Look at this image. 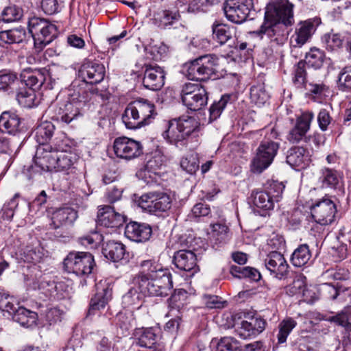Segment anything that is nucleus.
Instances as JSON below:
<instances>
[{"mask_svg": "<svg viewBox=\"0 0 351 351\" xmlns=\"http://www.w3.org/2000/svg\"><path fill=\"white\" fill-rule=\"evenodd\" d=\"M293 4L288 0L268 3L263 23L252 34L276 45L283 44L287 39V27L293 23Z\"/></svg>", "mask_w": 351, "mask_h": 351, "instance_id": "nucleus-1", "label": "nucleus"}, {"mask_svg": "<svg viewBox=\"0 0 351 351\" xmlns=\"http://www.w3.org/2000/svg\"><path fill=\"white\" fill-rule=\"evenodd\" d=\"M86 93L82 88L73 84L68 89L67 99L56 100L49 107L51 119L66 124L81 116V108L86 101Z\"/></svg>", "mask_w": 351, "mask_h": 351, "instance_id": "nucleus-2", "label": "nucleus"}, {"mask_svg": "<svg viewBox=\"0 0 351 351\" xmlns=\"http://www.w3.org/2000/svg\"><path fill=\"white\" fill-rule=\"evenodd\" d=\"M132 285L144 295L151 296H167L173 288L171 276L169 271H160L158 276L149 278L144 273H138L132 280Z\"/></svg>", "mask_w": 351, "mask_h": 351, "instance_id": "nucleus-3", "label": "nucleus"}, {"mask_svg": "<svg viewBox=\"0 0 351 351\" xmlns=\"http://www.w3.org/2000/svg\"><path fill=\"white\" fill-rule=\"evenodd\" d=\"M155 106L144 99L130 103L122 115V121L128 129L136 130L150 123L154 118Z\"/></svg>", "mask_w": 351, "mask_h": 351, "instance_id": "nucleus-4", "label": "nucleus"}, {"mask_svg": "<svg viewBox=\"0 0 351 351\" xmlns=\"http://www.w3.org/2000/svg\"><path fill=\"white\" fill-rule=\"evenodd\" d=\"M185 75L191 80L204 82L216 77L219 72V58L215 54H206L184 64Z\"/></svg>", "mask_w": 351, "mask_h": 351, "instance_id": "nucleus-5", "label": "nucleus"}, {"mask_svg": "<svg viewBox=\"0 0 351 351\" xmlns=\"http://www.w3.org/2000/svg\"><path fill=\"white\" fill-rule=\"evenodd\" d=\"M199 127L197 119L192 117L183 116L178 119H173L168 123V128L163 132V137L171 144L176 146L183 142L192 133L195 132Z\"/></svg>", "mask_w": 351, "mask_h": 351, "instance_id": "nucleus-6", "label": "nucleus"}, {"mask_svg": "<svg viewBox=\"0 0 351 351\" xmlns=\"http://www.w3.org/2000/svg\"><path fill=\"white\" fill-rule=\"evenodd\" d=\"M29 32L34 39L36 51L39 53L58 35L57 27L43 18L32 17L28 21Z\"/></svg>", "mask_w": 351, "mask_h": 351, "instance_id": "nucleus-7", "label": "nucleus"}, {"mask_svg": "<svg viewBox=\"0 0 351 351\" xmlns=\"http://www.w3.org/2000/svg\"><path fill=\"white\" fill-rule=\"evenodd\" d=\"M279 149V143L269 139L263 140L256 149L251 162V171L261 173L273 162Z\"/></svg>", "mask_w": 351, "mask_h": 351, "instance_id": "nucleus-8", "label": "nucleus"}, {"mask_svg": "<svg viewBox=\"0 0 351 351\" xmlns=\"http://www.w3.org/2000/svg\"><path fill=\"white\" fill-rule=\"evenodd\" d=\"M136 202L143 210L152 214L168 211L171 208V198L162 191H151L143 194Z\"/></svg>", "mask_w": 351, "mask_h": 351, "instance_id": "nucleus-9", "label": "nucleus"}, {"mask_svg": "<svg viewBox=\"0 0 351 351\" xmlns=\"http://www.w3.org/2000/svg\"><path fill=\"white\" fill-rule=\"evenodd\" d=\"M63 264L67 272L73 273L77 276H84L92 272L95 261L89 252H71L64 258Z\"/></svg>", "mask_w": 351, "mask_h": 351, "instance_id": "nucleus-10", "label": "nucleus"}, {"mask_svg": "<svg viewBox=\"0 0 351 351\" xmlns=\"http://www.w3.org/2000/svg\"><path fill=\"white\" fill-rule=\"evenodd\" d=\"M165 158L159 151L152 154L145 167L138 171V177L147 185L159 184L160 170L165 165Z\"/></svg>", "mask_w": 351, "mask_h": 351, "instance_id": "nucleus-11", "label": "nucleus"}, {"mask_svg": "<svg viewBox=\"0 0 351 351\" xmlns=\"http://www.w3.org/2000/svg\"><path fill=\"white\" fill-rule=\"evenodd\" d=\"M311 211L316 223L328 226L335 221L337 206L329 196L325 195L311 205Z\"/></svg>", "mask_w": 351, "mask_h": 351, "instance_id": "nucleus-12", "label": "nucleus"}, {"mask_svg": "<svg viewBox=\"0 0 351 351\" xmlns=\"http://www.w3.org/2000/svg\"><path fill=\"white\" fill-rule=\"evenodd\" d=\"M253 7V0H227L223 10L228 20L240 24L245 21Z\"/></svg>", "mask_w": 351, "mask_h": 351, "instance_id": "nucleus-13", "label": "nucleus"}, {"mask_svg": "<svg viewBox=\"0 0 351 351\" xmlns=\"http://www.w3.org/2000/svg\"><path fill=\"white\" fill-rule=\"evenodd\" d=\"M113 149L117 157L130 160L143 154V145L140 141L125 136L116 138Z\"/></svg>", "mask_w": 351, "mask_h": 351, "instance_id": "nucleus-14", "label": "nucleus"}, {"mask_svg": "<svg viewBox=\"0 0 351 351\" xmlns=\"http://www.w3.org/2000/svg\"><path fill=\"white\" fill-rule=\"evenodd\" d=\"M56 144H55V147H53L51 145H39L33 159L34 168L39 169L41 171L54 170L56 163Z\"/></svg>", "mask_w": 351, "mask_h": 351, "instance_id": "nucleus-15", "label": "nucleus"}, {"mask_svg": "<svg viewBox=\"0 0 351 351\" xmlns=\"http://www.w3.org/2000/svg\"><path fill=\"white\" fill-rule=\"evenodd\" d=\"M213 38L220 45H228V56L234 53L236 45V29L226 24H213L212 26Z\"/></svg>", "mask_w": 351, "mask_h": 351, "instance_id": "nucleus-16", "label": "nucleus"}, {"mask_svg": "<svg viewBox=\"0 0 351 351\" xmlns=\"http://www.w3.org/2000/svg\"><path fill=\"white\" fill-rule=\"evenodd\" d=\"M314 118L313 112H303L296 119L294 127L290 130L287 135V140L291 143H298L304 140L307 142L306 134L310 129L311 123Z\"/></svg>", "mask_w": 351, "mask_h": 351, "instance_id": "nucleus-17", "label": "nucleus"}, {"mask_svg": "<svg viewBox=\"0 0 351 351\" xmlns=\"http://www.w3.org/2000/svg\"><path fill=\"white\" fill-rule=\"evenodd\" d=\"M46 74L49 75L51 80L55 82L51 73L45 69H32L30 68L25 69L21 73L20 85L26 86L29 89L34 91L38 89L46 80Z\"/></svg>", "mask_w": 351, "mask_h": 351, "instance_id": "nucleus-18", "label": "nucleus"}, {"mask_svg": "<svg viewBox=\"0 0 351 351\" xmlns=\"http://www.w3.org/2000/svg\"><path fill=\"white\" fill-rule=\"evenodd\" d=\"M319 182L321 183L322 188L333 189L337 191L339 196H343L345 193L342 176L333 169H322L319 176Z\"/></svg>", "mask_w": 351, "mask_h": 351, "instance_id": "nucleus-19", "label": "nucleus"}, {"mask_svg": "<svg viewBox=\"0 0 351 351\" xmlns=\"http://www.w3.org/2000/svg\"><path fill=\"white\" fill-rule=\"evenodd\" d=\"M165 73L163 69L158 65L148 64L145 66L143 84L147 89L156 91L165 84Z\"/></svg>", "mask_w": 351, "mask_h": 351, "instance_id": "nucleus-20", "label": "nucleus"}, {"mask_svg": "<svg viewBox=\"0 0 351 351\" xmlns=\"http://www.w3.org/2000/svg\"><path fill=\"white\" fill-rule=\"evenodd\" d=\"M265 325L266 322L261 317L253 316L241 321L236 331L243 339L251 338L261 333L265 330Z\"/></svg>", "mask_w": 351, "mask_h": 351, "instance_id": "nucleus-21", "label": "nucleus"}, {"mask_svg": "<svg viewBox=\"0 0 351 351\" xmlns=\"http://www.w3.org/2000/svg\"><path fill=\"white\" fill-rule=\"evenodd\" d=\"M125 221L124 215L116 212L110 206H104L99 208L97 224L106 228H119Z\"/></svg>", "mask_w": 351, "mask_h": 351, "instance_id": "nucleus-22", "label": "nucleus"}, {"mask_svg": "<svg viewBox=\"0 0 351 351\" xmlns=\"http://www.w3.org/2000/svg\"><path fill=\"white\" fill-rule=\"evenodd\" d=\"M266 268L274 274L278 279H282L287 276L288 274L289 265L280 252L274 251L270 252L265 259Z\"/></svg>", "mask_w": 351, "mask_h": 351, "instance_id": "nucleus-23", "label": "nucleus"}, {"mask_svg": "<svg viewBox=\"0 0 351 351\" xmlns=\"http://www.w3.org/2000/svg\"><path fill=\"white\" fill-rule=\"evenodd\" d=\"M105 73L104 64L93 62L83 64L80 70V75L83 81L91 84H96L103 81Z\"/></svg>", "mask_w": 351, "mask_h": 351, "instance_id": "nucleus-24", "label": "nucleus"}, {"mask_svg": "<svg viewBox=\"0 0 351 351\" xmlns=\"http://www.w3.org/2000/svg\"><path fill=\"white\" fill-rule=\"evenodd\" d=\"M173 261L178 269L182 271H190L192 275L199 271L196 255L191 250L177 251L174 254Z\"/></svg>", "mask_w": 351, "mask_h": 351, "instance_id": "nucleus-25", "label": "nucleus"}, {"mask_svg": "<svg viewBox=\"0 0 351 351\" xmlns=\"http://www.w3.org/2000/svg\"><path fill=\"white\" fill-rule=\"evenodd\" d=\"M152 230L149 224L131 221L125 228V234L130 240L136 242H145L149 239Z\"/></svg>", "mask_w": 351, "mask_h": 351, "instance_id": "nucleus-26", "label": "nucleus"}, {"mask_svg": "<svg viewBox=\"0 0 351 351\" xmlns=\"http://www.w3.org/2000/svg\"><path fill=\"white\" fill-rule=\"evenodd\" d=\"M311 158L308 152L302 147H293L289 149L287 162L292 168L303 169L308 166Z\"/></svg>", "mask_w": 351, "mask_h": 351, "instance_id": "nucleus-27", "label": "nucleus"}, {"mask_svg": "<svg viewBox=\"0 0 351 351\" xmlns=\"http://www.w3.org/2000/svg\"><path fill=\"white\" fill-rule=\"evenodd\" d=\"M22 130V121L16 114L6 111L1 114L0 131L11 135H16Z\"/></svg>", "mask_w": 351, "mask_h": 351, "instance_id": "nucleus-28", "label": "nucleus"}, {"mask_svg": "<svg viewBox=\"0 0 351 351\" xmlns=\"http://www.w3.org/2000/svg\"><path fill=\"white\" fill-rule=\"evenodd\" d=\"M78 160V156L73 152L64 149L62 145H57L56 168L54 171H61L69 169Z\"/></svg>", "mask_w": 351, "mask_h": 351, "instance_id": "nucleus-29", "label": "nucleus"}, {"mask_svg": "<svg viewBox=\"0 0 351 351\" xmlns=\"http://www.w3.org/2000/svg\"><path fill=\"white\" fill-rule=\"evenodd\" d=\"M77 218V212L71 207L56 210L52 216V226L54 228L73 225Z\"/></svg>", "mask_w": 351, "mask_h": 351, "instance_id": "nucleus-30", "label": "nucleus"}, {"mask_svg": "<svg viewBox=\"0 0 351 351\" xmlns=\"http://www.w3.org/2000/svg\"><path fill=\"white\" fill-rule=\"evenodd\" d=\"M314 32L315 27L312 21L308 20L300 22L291 37V43L295 47H302L309 40Z\"/></svg>", "mask_w": 351, "mask_h": 351, "instance_id": "nucleus-31", "label": "nucleus"}, {"mask_svg": "<svg viewBox=\"0 0 351 351\" xmlns=\"http://www.w3.org/2000/svg\"><path fill=\"white\" fill-rule=\"evenodd\" d=\"M101 287V282L96 285L97 291L90 300V308L88 310L89 314L94 313L95 311L105 308L106 305L111 300L112 290L108 286L102 287L100 290Z\"/></svg>", "mask_w": 351, "mask_h": 351, "instance_id": "nucleus-32", "label": "nucleus"}, {"mask_svg": "<svg viewBox=\"0 0 351 351\" xmlns=\"http://www.w3.org/2000/svg\"><path fill=\"white\" fill-rule=\"evenodd\" d=\"M102 253L106 258L113 262H118L124 257L125 245L119 242L110 241L103 247Z\"/></svg>", "mask_w": 351, "mask_h": 351, "instance_id": "nucleus-33", "label": "nucleus"}, {"mask_svg": "<svg viewBox=\"0 0 351 351\" xmlns=\"http://www.w3.org/2000/svg\"><path fill=\"white\" fill-rule=\"evenodd\" d=\"M208 96L204 88L199 89V91L192 95L185 96L182 103L191 110H199L207 104Z\"/></svg>", "mask_w": 351, "mask_h": 351, "instance_id": "nucleus-34", "label": "nucleus"}, {"mask_svg": "<svg viewBox=\"0 0 351 351\" xmlns=\"http://www.w3.org/2000/svg\"><path fill=\"white\" fill-rule=\"evenodd\" d=\"M12 319L21 326L29 328L36 324L38 315L34 311H29L23 306H18Z\"/></svg>", "mask_w": 351, "mask_h": 351, "instance_id": "nucleus-35", "label": "nucleus"}, {"mask_svg": "<svg viewBox=\"0 0 351 351\" xmlns=\"http://www.w3.org/2000/svg\"><path fill=\"white\" fill-rule=\"evenodd\" d=\"M55 130L53 124L49 121H44L38 125L35 130V138L40 144L48 145L47 142L51 139Z\"/></svg>", "mask_w": 351, "mask_h": 351, "instance_id": "nucleus-36", "label": "nucleus"}, {"mask_svg": "<svg viewBox=\"0 0 351 351\" xmlns=\"http://www.w3.org/2000/svg\"><path fill=\"white\" fill-rule=\"evenodd\" d=\"M311 258V253L307 244L300 245L293 252L291 261L292 264L300 267L308 263Z\"/></svg>", "mask_w": 351, "mask_h": 351, "instance_id": "nucleus-37", "label": "nucleus"}, {"mask_svg": "<svg viewBox=\"0 0 351 351\" xmlns=\"http://www.w3.org/2000/svg\"><path fill=\"white\" fill-rule=\"evenodd\" d=\"M14 93H16V99L18 103L22 107L29 108L35 105L36 94L33 90L19 85Z\"/></svg>", "mask_w": 351, "mask_h": 351, "instance_id": "nucleus-38", "label": "nucleus"}, {"mask_svg": "<svg viewBox=\"0 0 351 351\" xmlns=\"http://www.w3.org/2000/svg\"><path fill=\"white\" fill-rule=\"evenodd\" d=\"M133 286L128 290V291L123 296L122 304L125 308L133 307L139 308L142 303L143 295L139 290L137 291L138 286Z\"/></svg>", "mask_w": 351, "mask_h": 351, "instance_id": "nucleus-39", "label": "nucleus"}, {"mask_svg": "<svg viewBox=\"0 0 351 351\" xmlns=\"http://www.w3.org/2000/svg\"><path fill=\"white\" fill-rule=\"evenodd\" d=\"M176 5L182 12H206L204 0H176Z\"/></svg>", "mask_w": 351, "mask_h": 351, "instance_id": "nucleus-40", "label": "nucleus"}, {"mask_svg": "<svg viewBox=\"0 0 351 351\" xmlns=\"http://www.w3.org/2000/svg\"><path fill=\"white\" fill-rule=\"evenodd\" d=\"M269 99V94L266 90L263 83H258L250 88L251 101L258 106H262Z\"/></svg>", "mask_w": 351, "mask_h": 351, "instance_id": "nucleus-41", "label": "nucleus"}, {"mask_svg": "<svg viewBox=\"0 0 351 351\" xmlns=\"http://www.w3.org/2000/svg\"><path fill=\"white\" fill-rule=\"evenodd\" d=\"M253 204L261 209L269 210L274 208L276 200L267 191H258L252 195Z\"/></svg>", "mask_w": 351, "mask_h": 351, "instance_id": "nucleus-42", "label": "nucleus"}, {"mask_svg": "<svg viewBox=\"0 0 351 351\" xmlns=\"http://www.w3.org/2000/svg\"><path fill=\"white\" fill-rule=\"evenodd\" d=\"M25 30L16 28L0 32V40L6 44L20 43L26 38Z\"/></svg>", "mask_w": 351, "mask_h": 351, "instance_id": "nucleus-43", "label": "nucleus"}, {"mask_svg": "<svg viewBox=\"0 0 351 351\" xmlns=\"http://www.w3.org/2000/svg\"><path fill=\"white\" fill-rule=\"evenodd\" d=\"M212 231L210 233V239L217 243H226L230 238L229 228L222 223H216L211 225Z\"/></svg>", "mask_w": 351, "mask_h": 351, "instance_id": "nucleus-44", "label": "nucleus"}, {"mask_svg": "<svg viewBox=\"0 0 351 351\" xmlns=\"http://www.w3.org/2000/svg\"><path fill=\"white\" fill-rule=\"evenodd\" d=\"M19 85H20V81L15 73H8L0 75V90L7 91L9 94L14 93Z\"/></svg>", "mask_w": 351, "mask_h": 351, "instance_id": "nucleus-45", "label": "nucleus"}, {"mask_svg": "<svg viewBox=\"0 0 351 351\" xmlns=\"http://www.w3.org/2000/svg\"><path fill=\"white\" fill-rule=\"evenodd\" d=\"M325 58L324 53L317 48H312L305 57V64L315 69L320 68Z\"/></svg>", "mask_w": 351, "mask_h": 351, "instance_id": "nucleus-46", "label": "nucleus"}, {"mask_svg": "<svg viewBox=\"0 0 351 351\" xmlns=\"http://www.w3.org/2000/svg\"><path fill=\"white\" fill-rule=\"evenodd\" d=\"M216 344V351H242L239 341L231 337H225L219 341H212Z\"/></svg>", "mask_w": 351, "mask_h": 351, "instance_id": "nucleus-47", "label": "nucleus"}, {"mask_svg": "<svg viewBox=\"0 0 351 351\" xmlns=\"http://www.w3.org/2000/svg\"><path fill=\"white\" fill-rule=\"evenodd\" d=\"M306 71L305 63L304 61H300L293 67L292 81L294 85L298 88H304L307 84Z\"/></svg>", "mask_w": 351, "mask_h": 351, "instance_id": "nucleus-48", "label": "nucleus"}, {"mask_svg": "<svg viewBox=\"0 0 351 351\" xmlns=\"http://www.w3.org/2000/svg\"><path fill=\"white\" fill-rule=\"evenodd\" d=\"M296 325L297 322L291 317L287 318L280 322L279 332L277 335L279 343H283L286 341L288 335Z\"/></svg>", "mask_w": 351, "mask_h": 351, "instance_id": "nucleus-49", "label": "nucleus"}, {"mask_svg": "<svg viewBox=\"0 0 351 351\" xmlns=\"http://www.w3.org/2000/svg\"><path fill=\"white\" fill-rule=\"evenodd\" d=\"M156 329L145 328L141 332L136 343L141 347L151 348L156 342Z\"/></svg>", "mask_w": 351, "mask_h": 351, "instance_id": "nucleus-50", "label": "nucleus"}, {"mask_svg": "<svg viewBox=\"0 0 351 351\" xmlns=\"http://www.w3.org/2000/svg\"><path fill=\"white\" fill-rule=\"evenodd\" d=\"M230 97L228 95H223L218 101L214 102L210 107V120L214 121L219 118L225 109L228 102L230 101Z\"/></svg>", "mask_w": 351, "mask_h": 351, "instance_id": "nucleus-51", "label": "nucleus"}, {"mask_svg": "<svg viewBox=\"0 0 351 351\" xmlns=\"http://www.w3.org/2000/svg\"><path fill=\"white\" fill-rule=\"evenodd\" d=\"M21 256L24 262L37 263L42 261L43 253L40 248L27 246Z\"/></svg>", "mask_w": 351, "mask_h": 351, "instance_id": "nucleus-52", "label": "nucleus"}, {"mask_svg": "<svg viewBox=\"0 0 351 351\" xmlns=\"http://www.w3.org/2000/svg\"><path fill=\"white\" fill-rule=\"evenodd\" d=\"M322 42L328 50L332 51L342 46L343 39L339 34L329 33L322 37Z\"/></svg>", "mask_w": 351, "mask_h": 351, "instance_id": "nucleus-53", "label": "nucleus"}, {"mask_svg": "<svg viewBox=\"0 0 351 351\" xmlns=\"http://www.w3.org/2000/svg\"><path fill=\"white\" fill-rule=\"evenodd\" d=\"M22 16L23 10L16 5H12L3 10L1 20L5 23H11L20 20Z\"/></svg>", "mask_w": 351, "mask_h": 351, "instance_id": "nucleus-54", "label": "nucleus"}, {"mask_svg": "<svg viewBox=\"0 0 351 351\" xmlns=\"http://www.w3.org/2000/svg\"><path fill=\"white\" fill-rule=\"evenodd\" d=\"M180 19V14L178 12L170 10H164L158 14V26L165 28L167 26L172 25L175 21H178Z\"/></svg>", "mask_w": 351, "mask_h": 351, "instance_id": "nucleus-55", "label": "nucleus"}, {"mask_svg": "<svg viewBox=\"0 0 351 351\" xmlns=\"http://www.w3.org/2000/svg\"><path fill=\"white\" fill-rule=\"evenodd\" d=\"M18 304H14V300L5 293L0 292V309L8 312L10 315H14L17 310Z\"/></svg>", "mask_w": 351, "mask_h": 351, "instance_id": "nucleus-56", "label": "nucleus"}, {"mask_svg": "<svg viewBox=\"0 0 351 351\" xmlns=\"http://www.w3.org/2000/svg\"><path fill=\"white\" fill-rule=\"evenodd\" d=\"M141 267L143 269L141 273L147 275L149 278H152L153 276H158L160 271H169L167 269H163L160 265L152 260L143 261Z\"/></svg>", "mask_w": 351, "mask_h": 351, "instance_id": "nucleus-57", "label": "nucleus"}, {"mask_svg": "<svg viewBox=\"0 0 351 351\" xmlns=\"http://www.w3.org/2000/svg\"><path fill=\"white\" fill-rule=\"evenodd\" d=\"M339 89L342 91L351 90V65L345 67L338 77Z\"/></svg>", "mask_w": 351, "mask_h": 351, "instance_id": "nucleus-58", "label": "nucleus"}, {"mask_svg": "<svg viewBox=\"0 0 351 351\" xmlns=\"http://www.w3.org/2000/svg\"><path fill=\"white\" fill-rule=\"evenodd\" d=\"M332 320L344 328V330L351 328V308H346L340 313L332 317Z\"/></svg>", "mask_w": 351, "mask_h": 351, "instance_id": "nucleus-59", "label": "nucleus"}, {"mask_svg": "<svg viewBox=\"0 0 351 351\" xmlns=\"http://www.w3.org/2000/svg\"><path fill=\"white\" fill-rule=\"evenodd\" d=\"M101 234L95 232L91 234L80 238V242L82 245L89 248H95L102 241Z\"/></svg>", "mask_w": 351, "mask_h": 351, "instance_id": "nucleus-60", "label": "nucleus"}, {"mask_svg": "<svg viewBox=\"0 0 351 351\" xmlns=\"http://www.w3.org/2000/svg\"><path fill=\"white\" fill-rule=\"evenodd\" d=\"M33 289H39L43 291L47 294L51 293L54 289L56 288L53 281L47 280L45 278L39 279L38 281H34L32 284L29 285Z\"/></svg>", "mask_w": 351, "mask_h": 351, "instance_id": "nucleus-61", "label": "nucleus"}, {"mask_svg": "<svg viewBox=\"0 0 351 351\" xmlns=\"http://www.w3.org/2000/svg\"><path fill=\"white\" fill-rule=\"evenodd\" d=\"M267 189V192L269 193L270 196L274 197L273 199L276 200V202H278L282 197L285 185L282 182L272 181L269 184Z\"/></svg>", "mask_w": 351, "mask_h": 351, "instance_id": "nucleus-62", "label": "nucleus"}, {"mask_svg": "<svg viewBox=\"0 0 351 351\" xmlns=\"http://www.w3.org/2000/svg\"><path fill=\"white\" fill-rule=\"evenodd\" d=\"M176 312L179 313L176 307H171L169 315V316H174V318L171 319L165 326V330L168 332L176 331L180 326L181 317L179 315L176 314Z\"/></svg>", "mask_w": 351, "mask_h": 351, "instance_id": "nucleus-63", "label": "nucleus"}, {"mask_svg": "<svg viewBox=\"0 0 351 351\" xmlns=\"http://www.w3.org/2000/svg\"><path fill=\"white\" fill-rule=\"evenodd\" d=\"M304 88L317 97H321L328 90V87L323 83H307Z\"/></svg>", "mask_w": 351, "mask_h": 351, "instance_id": "nucleus-64", "label": "nucleus"}]
</instances>
